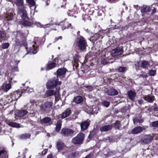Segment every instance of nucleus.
<instances>
[{
  "label": "nucleus",
  "mask_w": 158,
  "mask_h": 158,
  "mask_svg": "<svg viewBox=\"0 0 158 158\" xmlns=\"http://www.w3.org/2000/svg\"><path fill=\"white\" fill-rule=\"evenodd\" d=\"M8 124L10 126L13 127L17 128L20 127V125L19 124L12 121L9 122Z\"/></svg>",
  "instance_id": "nucleus-32"
},
{
  "label": "nucleus",
  "mask_w": 158,
  "mask_h": 158,
  "mask_svg": "<svg viewBox=\"0 0 158 158\" xmlns=\"http://www.w3.org/2000/svg\"><path fill=\"white\" fill-rule=\"evenodd\" d=\"M62 37L61 36H60L58 37H56L55 39V42H56L59 39L61 40L62 39Z\"/></svg>",
  "instance_id": "nucleus-50"
},
{
  "label": "nucleus",
  "mask_w": 158,
  "mask_h": 158,
  "mask_svg": "<svg viewBox=\"0 0 158 158\" xmlns=\"http://www.w3.org/2000/svg\"><path fill=\"white\" fill-rule=\"evenodd\" d=\"M123 5L124 6H125V3H123Z\"/></svg>",
  "instance_id": "nucleus-63"
},
{
  "label": "nucleus",
  "mask_w": 158,
  "mask_h": 158,
  "mask_svg": "<svg viewBox=\"0 0 158 158\" xmlns=\"http://www.w3.org/2000/svg\"><path fill=\"white\" fill-rule=\"evenodd\" d=\"M51 120V118L48 117H46L41 120V123H47L50 122Z\"/></svg>",
  "instance_id": "nucleus-33"
},
{
  "label": "nucleus",
  "mask_w": 158,
  "mask_h": 158,
  "mask_svg": "<svg viewBox=\"0 0 158 158\" xmlns=\"http://www.w3.org/2000/svg\"><path fill=\"white\" fill-rule=\"evenodd\" d=\"M9 46V44L8 43H5L2 44V48L3 49L7 48Z\"/></svg>",
  "instance_id": "nucleus-42"
},
{
  "label": "nucleus",
  "mask_w": 158,
  "mask_h": 158,
  "mask_svg": "<svg viewBox=\"0 0 158 158\" xmlns=\"http://www.w3.org/2000/svg\"><path fill=\"white\" fill-rule=\"evenodd\" d=\"M120 121H116L114 124V127L115 129H119L121 126Z\"/></svg>",
  "instance_id": "nucleus-37"
},
{
  "label": "nucleus",
  "mask_w": 158,
  "mask_h": 158,
  "mask_svg": "<svg viewBox=\"0 0 158 158\" xmlns=\"http://www.w3.org/2000/svg\"><path fill=\"white\" fill-rule=\"evenodd\" d=\"M85 138V135L82 133L78 134L72 140V142L75 144H82Z\"/></svg>",
  "instance_id": "nucleus-5"
},
{
  "label": "nucleus",
  "mask_w": 158,
  "mask_h": 158,
  "mask_svg": "<svg viewBox=\"0 0 158 158\" xmlns=\"http://www.w3.org/2000/svg\"><path fill=\"white\" fill-rule=\"evenodd\" d=\"M68 15L69 16H73V13L72 12V11H71V10H69V11L67 12Z\"/></svg>",
  "instance_id": "nucleus-47"
},
{
  "label": "nucleus",
  "mask_w": 158,
  "mask_h": 158,
  "mask_svg": "<svg viewBox=\"0 0 158 158\" xmlns=\"http://www.w3.org/2000/svg\"><path fill=\"white\" fill-rule=\"evenodd\" d=\"M151 10V8L148 6H146L143 7V8L141 9V11L142 12H149Z\"/></svg>",
  "instance_id": "nucleus-34"
},
{
  "label": "nucleus",
  "mask_w": 158,
  "mask_h": 158,
  "mask_svg": "<svg viewBox=\"0 0 158 158\" xmlns=\"http://www.w3.org/2000/svg\"><path fill=\"white\" fill-rule=\"evenodd\" d=\"M138 5H134V7L135 8H136L137 7H138Z\"/></svg>",
  "instance_id": "nucleus-60"
},
{
  "label": "nucleus",
  "mask_w": 158,
  "mask_h": 158,
  "mask_svg": "<svg viewBox=\"0 0 158 158\" xmlns=\"http://www.w3.org/2000/svg\"><path fill=\"white\" fill-rule=\"evenodd\" d=\"M152 125L153 127H156L158 126V120L153 122L152 123Z\"/></svg>",
  "instance_id": "nucleus-45"
},
{
  "label": "nucleus",
  "mask_w": 158,
  "mask_h": 158,
  "mask_svg": "<svg viewBox=\"0 0 158 158\" xmlns=\"http://www.w3.org/2000/svg\"><path fill=\"white\" fill-rule=\"evenodd\" d=\"M33 91V89L32 88H28L25 91L26 93H31Z\"/></svg>",
  "instance_id": "nucleus-44"
},
{
  "label": "nucleus",
  "mask_w": 158,
  "mask_h": 158,
  "mask_svg": "<svg viewBox=\"0 0 158 158\" xmlns=\"http://www.w3.org/2000/svg\"><path fill=\"white\" fill-rule=\"evenodd\" d=\"M12 78H11L10 79H9V82L10 83V84H12Z\"/></svg>",
  "instance_id": "nucleus-58"
},
{
  "label": "nucleus",
  "mask_w": 158,
  "mask_h": 158,
  "mask_svg": "<svg viewBox=\"0 0 158 158\" xmlns=\"http://www.w3.org/2000/svg\"><path fill=\"white\" fill-rule=\"evenodd\" d=\"M56 90H49L46 91V96L47 97L54 95L55 97V101H57V99L60 96V87H57L56 88Z\"/></svg>",
  "instance_id": "nucleus-3"
},
{
  "label": "nucleus",
  "mask_w": 158,
  "mask_h": 158,
  "mask_svg": "<svg viewBox=\"0 0 158 158\" xmlns=\"http://www.w3.org/2000/svg\"><path fill=\"white\" fill-rule=\"evenodd\" d=\"M109 30H102L99 31L98 33H97L94 34V35L90 38V39L93 41H96L100 37L101 38H103V36H102L103 33H107L109 32Z\"/></svg>",
  "instance_id": "nucleus-7"
},
{
  "label": "nucleus",
  "mask_w": 158,
  "mask_h": 158,
  "mask_svg": "<svg viewBox=\"0 0 158 158\" xmlns=\"http://www.w3.org/2000/svg\"><path fill=\"white\" fill-rule=\"evenodd\" d=\"M30 135L28 134H24L20 136V137L21 139H27L29 138L30 137Z\"/></svg>",
  "instance_id": "nucleus-36"
},
{
  "label": "nucleus",
  "mask_w": 158,
  "mask_h": 158,
  "mask_svg": "<svg viewBox=\"0 0 158 158\" xmlns=\"http://www.w3.org/2000/svg\"><path fill=\"white\" fill-rule=\"evenodd\" d=\"M102 104L104 106L108 107L110 103L108 102L105 101L102 102Z\"/></svg>",
  "instance_id": "nucleus-43"
},
{
  "label": "nucleus",
  "mask_w": 158,
  "mask_h": 158,
  "mask_svg": "<svg viewBox=\"0 0 158 158\" xmlns=\"http://www.w3.org/2000/svg\"><path fill=\"white\" fill-rule=\"evenodd\" d=\"M127 68L126 67H120L118 69V71L120 72H123L127 70Z\"/></svg>",
  "instance_id": "nucleus-39"
},
{
  "label": "nucleus",
  "mask_w": 158,
  "mask_h": 158,
  "mask_svg": "<svg viewBox=\"0 0 158 158\" xmlns=\"http://www.w3.org/2000/svg\"><path fill=\"white\" fill-rule=\"evenodd\" d=\"M157 110V108H154V110L155 111H156L157 110Z\"/></svg>",
  "instance_id": "nucleus-62"
},
{
  "label": "nucleus",
  "mask_w": 158,
  "mask_h": 158,
  "mask_svg": "<svg viewBox=\"0 0 158 158\" xmlns=\"http://www.w3.org/2000/svg\"><path fill=\"white\" fill-rule=\"evenodd\" d=\"M143 130V127H137L132 130L131 133L134 134H138L142 132Z\"/></svg>",
  "instance_id": "nucleus-16"
},
{
  "label": "nucleus",
  "mask_w": 158,
  "mask_h": 158,
  "mask_svg": "<svg viewBox=\"0 0 158 158\" xmlns=\"http://www.w3.org/2000/svg\"><path fill=\"white\" fill-rule=\"evenodd\" d=\"M53 102L52 101H46L43 102L40 106V110L42 111L48 110L52 108Z\"/></svg>",
  "instance_id": "nucleus-6"
},
{
  "label": "nucleus",
  "mask_w": 158,
  "mask_h": 158,
  "mask_svg": "<svg viewBox=\"0 0 158 158\" xmlns=\"http://www.w3.org/2000/svg\"><path fill=\"white\" fill-rule=\"evenodd\" d=\"M102 64H107V62L105 60L103 59V60H102Z\"/></svg>",
  "instance_id": "nucleus-54"
},
{
  "label": "nucleus",
  "mask_w": 158,
  "mask_h": 158,
  "mask_svg": "<svg viewBox=\"0 0 158 158\" xmlns=\"http://www.w3.org/2000/svg\"><path fill=\"white\" fill-rule=\"evenodd\" d=\"M93 154H89L86 156L85 158H91L93 156Z\"/></svg>",
  "instance_id": "nucleus-52"
},
{
  "label": "nucleus",
  "mask_w": 158,
  "mask_h": 158,
  "mask_svg": "<svg viewBox=\"0 0 158 158\" xmlns=\"http://www.w3.org/2000/svg\"><path fill=\"white\" fill-rule=\"evenodd\" d=\"M11 88V86L10 84H5L3 85L2 89L5 92H7Z\"/></svg>",
  "instance_id": "nucleus-28"
},
{
  "label": "nucleus",
  "mask_w": 158,
  "mask_h": 158,
  "mask_svg": "<svg viewBox=\"0 0 158 158\" xmlns=\"http://www.w3.org/2000/svg\"><path fill=\"white\" fill-rule=\"evenodd\" d=\"M82 97L81 96H77L74 98L73 101L77 104H79L81 102L83 101Z\"/></svg>",
  "instance_id": "nucleus-26"
},
{
  "label": "nucleus",
  "mask_w": 158,
  "mask_h": 158,
  "mask_svg": "<svg viewBox=\"0 0 158 158\" xmlns=\"http://www.w3.org/2000/svg\"><path fill=\"white\" fill-rule=\"evenodd\" d=\"M48 151V149H44L42 152V153L43 154L45 155L47 152Z\"/></svg>",
  "instance_id": "nucleus-51"
},
{
  "label": "nucleus",
  "mask_w": 158,
  "mask_h": 158,
  "mask_svg": "<svg viewBox=\"0 0 158 158\" xmlns=\"http://www.w3.org/2000/svg\"><path fill=\"white\" fill-rule=\"evenodd\" d=\"M61 84V81H58V76H56L48 80L46 86L48 89H52L60 87Z\"/></svg>",
  "instance_id": "nucleus-2"
},
{
  "label": "nucleus",
  "mask_w": 158,
  "mask_h": 158,
  "mask_svg": "<svg viewBox=\"0 0 158 158\" xmlns=\"http://www.w3.org/2000/svg\"><path fill=\"white\" fill-rule=\"evenodd\" d=\"M47 158H52V155L51 154H50L48 155Z\"/></svg>",
  "instance_id": "nucleus-56"
},
{
  "label": "nucleus",
  "mask_w": 158,
  "mask_h": 158,
  "mask_svg": "<svg viewBox=\"0 0 158 158\" xmlns=\"http://www.w3.org/2000/svg\"><path fill=\"white\" fill-rule=\"evenodd\" d=\"M20 23L24 26H29L31 25V23L28 21L22 20L20 21Z\"/></svg>",
  "instance_id": "nucleus-29"
},
{
  "label": "nucleus",
  "mask_w": 158,
  "mask_h": 158,
  "mask_svg": "<svg viewBox=\"0 0 158 158\" xmlns=\"http://www.w3.org/2000/svg\"><path fill=\"white\" fill-rule=\"evenodd\" d=\"M2 156L3 158H8V152L4 147H0V156Z\"/></svg>",
  "instance_id": "nucleus-13"
},
{
  "label": "nucleus",
  "mask_w": 158,
  "mask_h": 158,
  "mask_svg": "<svg viewBox=\"0 0 158 158\" xmlns=\"http://www.w3.org/2000/svg\"><path fill=\"white\" fill-rule=\"evenodd\" d=\"M27 113V111L26 110H17L15 111V116L20 117L24 116Z\"/></svg>",
  "instance_id": "nucleus-10"
},
{
  "label": "nucleus",
  "mask_w": 158,
  "mask_h": 158,
  "mask_svg": "<svg viewBox=\"0 0 158 158\" xmlns=\"http://www.w3.org/2000/svg\"><path fill=\"white\" fill-rule=\"evenodd\" d=\"M141 66L143 68H146L149 65V63L145 60L142 61L141 62Z\"/></svg>",
  "instance_id": "nucleus-31"
},
{
  "label": "nucleus",
  "mask_w": 158,
  "mask_h": 158,
  "mask_svg": "<svg viewBox=\"0 0 158 158\" xmlns=\"http://www.w3.org/2000/svg\"><path fill=\"white\" fill-rule=\"evenodd\" d=\"M119 0H107V1L110 2H115Z\"/></svg>",
  "instance_id": "nucleus-55"
},
{
  "label": "nucleus",
  "mask_w": 158,
  "mask_h": 158,
  "mask_svg": "<svg viewBox=\"0 0 158 158\" xmlns=\"http://www.w3.org/2000/svg\"><path fill=\"white\" fill-rule=\"evenodd\" d=\"M78 46L81 50L84 51L87 46V43L85 39L82 36H80L77 39Z\"/></svg>",
  "instance_id": "nucleus-4"
},
{
  "label": "nucleus",
  "mask_w": 158,
  "mask_h": 158,
  "mask_svg": "<svg viewBox=\"0 0 158 158\" xmlns=\"http://www.w3.org/2000/svg\"><path fill=\"white\" fill-rule=\"evenodd\" d=\"M90 124V121L87 119L85 121L82 122L81 124V127L82 131L86 130Z\"/></svg>",
  "instance_id": "nucleus-11"
},
{
  "label": "nucleus",
  "mask_w": 158,
  "mask_h": 158,
  "mask_svg": "<svg viewBox=\"0 0 158 158\" xmlns=\"http://www.w3.org/2000/svg\"><path fill=\"white\" fill-rule=\"evenodd\" d=\"M15 14L12 9H10L8 12L6 16V18L7 20H11L14 15Z\"/></svg>",
  "instance_id": "nucleus-14"
},
{
  "label": "nucleus",
  "mask_w": 158,
  "mask_h": 158,
  "mask_svg": "<svg viewBox=\"0 0 158 158\" xmlns=\"http://www.w3.org/2000/svg\"><path fill=\"white\" fill-rule=\"evenodd\" d=\"M83 16H84V17H83L82 18V19L83 20L85 21L86 19H89V18H90V17H88L87 15H83Z\"/></svg>",
  "instance_id": "nucleus-48"
},
{
  "label": "nucleus",
  "mask_w": 158,
  "mask_h": 158,
  "mask_svg": "<svg viewBox=\"0 0 158 158\" xmlns=\"http://www.w3.org/2000/svg\"><path fill=\"white\" fill-rule=\"evenodd\" d=\"M15 3L16 6L19 7V13L23 19H25L27 17V13L25 7L23 4V0H15Z\"/></svg>",
  "instance_id": "nucleus-1"
},
{
  "label": "nucleus",
  "mask_w": 158,
  "mask_h": 158,
  "mask_svg": "<svg viewBox=\"0 0 158 158\" xmlns=\"http://www.w3.org/2000/svg\"><path fill=\"white\" fill-rule=\"evenodd\" d=\"M62 121L61 120H59L57 121L56 128V131L59 132L61 128Z\"/></svg>",
  "instance_id": "nucleus-30"
},
{
  "label": "nucleus",
  "mask_w": 158,
  "mask_h": 158,
  "mask_svg": "<svg viewBox=\"0 0 158 158\" xmlns=\"http://www.w3.org/2000/svg\"><path fill=\"white\" fill-rule=\"evenodd\" d=\"M56 64L54 62H49L47 65L46 70H48L55 67Z\"/></svg>",
  "instance_id": "nucleus-23"
},
{
  "label": "nucleus",
  "mask_w": 158,
  "mask_h": 158,
  "mask_svg": "<svg viewBox=\"0 0 158 158\" xmlns=\"http://www.w3.org/2000/svg\"><path fill=\"white\" fill-rule=\"evenodd\" d=\"M127 94L129 98L132 101L134 100L136 95L135 93L131 90L128 92Z\"/></svg>",
  "instance_id": "nucleus-20"
},
{
  "label": "nucleus",
  "mask_w": 158,
  "mask_h": 158,
  "mask_svg": "<svg viewBox=\"0 0 158 158\" xmlns=\"http://www.w3.org/2000/svg\"><path fill=\"white\" fill-rule=\"evenodd\" d=\"M64 144L60 140L58 141L57 142L56 147L58 150L62 149L64 148Z\"/></svg>",
  "instance_id": "nucleus-25"
},
{
  "label": "nucleus",
  "mask_w": 158,
  "mask_h": 158,
  "mask_svg": "<svg viewBox=\"0 0 158 158\" xmlns=\"http://www.w3.org/2000/svg\"><path fill=\"white\" fill-rule=\"evenodd\" d=\"M87 90L89 91H92L93 89V87L91 86H86L85 87Z\"/></svg>",
  "instance_id": "nucleus-46"
},
{
  "label": "nucleus",
  "mask_w": 158,
  "mask_h": 158,
  "mask_svg": "<svg viewBox=\"0 0 158 158\" xmlns=\"http://www.w3.org/2000/svg\"><path fill=\"white\" fill-rule=\"evenodd\" d=\"M153 139V137L151 135H146L144 137L143 142L145 143H151Z\"/></svg>",
  "instance_id": "nucleus-17"
},
{
  "label": "nucleus",
  "mask_w": 158,
  "mask_h": 158,
  "mask_svg": "<svg viewBox=\"0 0 158 158\" xmlns=\"http://www.w3.org/2000/svg\"><path fill=\"white\" fill-rule=\"evenodd\" d=\"M112 126L111 125H108L101 127L100 128V131L101 132L109 131L112 129Z\"/></svg>",
  "instance_id": "nucleus-15"
},
{
  "label": "nucleus",
  "mask_w": 158,
  "mask_h": 158,
  "mask_svg": "<svg viewBox=\"0 0 158 158\" xmlns=\"http://www.w3.org/2000/svg\"><path fill=\"white\" fill-rule=\"evenodd\" d=\"M73 133V131L69 128H63L61 131V134L64 136H70Z\"/></svg>",
  "instance_id": "nucleus-9"
},
{
  "label": "nucleus",
  "mask_w": 158,
  "mask_h": 158,
  "mask_svg": "<svg viewBox=\"0 0 158 158\" xmlns=\"http://www.w3.org/2000/svg\"><path fill=\"white\" fill-rule=\"evenodd\" d=\"M144 99L147 101L152 103V102L155 100V97L154 96L148 94L145 96L144 97Z\"/></svg>",
  "instance_id": "nucleus-18"
},
{
  "label": "nucleus",
  "mask_w": 158,
  "mask_h": 158,
  "mask_svg": "<svg viewBox=\"0 0 158 158\" xmlns=\"http://www.w3.org/2000/svg\"><path fill=\"white\" fill-rule=\"evenodd\" d=\"M71 26V24L70 23H69L68 22H66V23H64V26H63L61 29L62 30H64L66 28H68Z\"/></svg>",
  "instance_id": "nucleus-35"
},
{
  "label": "nucleus",
  "mask_w": 158,
  "mask_h": 158,
  "mask_svg": "<svg viewBox=\"0 0 158 158\" xmlns=\"http://www.w3.org/2000/svg\"><path fill=\"white\" fill-rule=\"evenodd\" d=\"M22 92L19 90H17L15 91L14 93L11 94L13 99L15 101H16L21 96L22 94Z\"/></svg>",
  "instance_id": "nucleus-12"
},
{
  "label": "nucleus",
  "mask_w": 158,
  "mask_h": 158,
  "mask_svg": "<svg viewBox=\"0 0 158 158\" xmlns=\"http://www.w3.org/2000/svg\"><path fill=\"white\" fill-rule=\"evenodd\" d=\"M93 2L95 3H97L98 2V0H93Z\"/></svg>",
  "instance_id": "nucleus-59"
},
{
  "label": "nucleus",
  "mask_w": 158,
  "mask_h": 158,
  "mask_svg": "<svg viewBox=\"0 0 158 158\" xmlns=\"http://www.w3.org/2000/svg\"><path fill=\"white\" fill-rule=\"evenodd\" d=\"M26 1L31 6H34L35 5V2L34 0H26Z\"/></svg>",
  "instance_id": "nucleus-41"
},
{
  "label": "nucleus",
  "mask_w": 158,
  "mask_h": 158,
  "mask_svg": "<svg viewBox=\"0 0 158 158\" xmlns=\"http://www.w3.org/2000/svg\"><path fill=\"white\" fill-rule=\"evenodd\" d=\"M36 8V6H35V7H34V9L35 10Z\"/></svg>",
  "instance_id": "nucleus-64"
},
{
  "label": "nucleus",
  "mask_w": 158,
  "mask_h": 158,
  "mask_svg": "<svg viewBox=\"0 0 158 158\" xmlns=\"http://www.w3.org/2000/svg\"><path fill=\"white\" fill-rule=\"evenodd\" d=\"M30 52H32L33 54H35L37 53V51L35 49V46L33 45L32 47H31L30 50Z\"/></svg>",
  "instance_id": "nucleus-38"
},
{
  "label": "nucleus",
  "mask_w": 158,
  "mask_h": 158,
  "mask_svg": "<svg viewBox=\"0 0 158 158\" xmlns=\"http://www.w3.org/2000/svg\"><path fill=\"white\" fill-rule=\"evenodd\" d=\"M123 52L122 46L118 47L112 50L111 55L113 56H116L122 55Z\"/></svg>",
  "instance_id": "nucleus-8"
},
{
  "label": "nucleus",
  "mask_w": 158,
  "mask_h": 158,
  "mask_svg": "<svg viewBox=\"0 0 158 158\" xmlns=\"http://www.w3.org/2000/svg\"><path fill=\"white\" fill-rule=\"evenodd\" d=\"M5 36V34L3 32L0 31V37L3 38Z\"/></svg>",
  "instance_id": "nucleus-49"
},
{
  "label": "nucleus",
  "mask_w": 158,
  "mask_h": 158,
  "mask_svg": "<svg viewBox=\"0 0 158 158\" xmlns=\"http://www.w3.org/2000/svg\"><path fill=\"white\" fill-rule=\"evenodd\" d=\"M71 112V110L69 109H67L64 112H63L61 116L62 118H64L69 115Z\"/></svg>",
  "instance_id": "nucleus-21"
},
{
  "label": "nucleus",
  "mask_w": 158,
  "mask_h": 158,
  "mask_svg": "<svg viewBox=\"0 0 158 158\" xmlns=\"http://www.w3.org/2000/svg\"><path fill=\"white\" fill-rule=\"evenodd\" d=\"M46 4L48 6V4H49V3L48 2V1L47 2H46Z\"/></svg>",
  "instance_id": "nucleus-61"
},
{
  "label": "nucleus",
  "mask_w": 158,
  "mask_h": 158,
  "mask_svg": "<svg viewBox=\"0 0 158 158\" xmlns=\"http://www.w3.org/2000/svg\"><path fill=\"white\" fill-rule=\"evenodd\" d=\"M107 94L109 95L114 96L117 95L118 94V92L114 89H112L108 90Z\"/></svg>",
  "instance_id": "nucleus-24"
},
{
  "label": "nucleus",
  "mask_w": 158,
  "mask_h": 158,
  "mask_svg": "<svg viewBox=\"0 0 158 158\" xmlns=\"http://www.w3.org/2000/svg\"><path fill=\"white\" fill-rule=\"evenodd\" d=\"M141 116L139 115H137L135 116V118L133 119V121L135 124H137L138 123H142L143 120L141 118Z\"/></svg>",
  "instance_id": "nucleus-19"
},
{
  "label": "nucleus",
  "mask_w": 158,
  "mask_h": 158,
  "mask_svg": "<svg viewBox=\"0 0 158 158\" xmlns=\"http://www.w3.org/2000/svg\"><path fill=\"white\" fill-rule=\"evenodd\" d=\"M50 25L49 24H47L45 25H43L42 26V27L44 28H45L47 27H49Z\"/></svg>",
  "instance_id": "nucleus-53"
},
{
  "label": "nucleus",
  "mask_w": 158,
  "mask_h": 158,
  "mask_svg": "<svg viewBox=\"0 0 158 158\" xmlns=\"http://www.w3.org/2000/svg\"><path fill=\"white\" fill-rule=\"evenodd\" d=\"M66 70L64 68H61L59 69L57 71V76H64L65 75Z\"/></svg>",
  "instance_id": "nucleus-22"
},
{
  "label": "nucleus",
  "mask_w": 158,
  "mask_h": 158,
  "mask_svg": "<svg viewBox=\"0 0 158 158\" xmlns=\"http://www.w3.org/2000/svg\"><path fill=\"white\" fill-rule=\"evenodd\" d=\"M63 22H60L58 24H56V25H61L62 23H63Z\"/></svg>",
  "instance_id": "nucleus-57"
},
{
  "label": "nucleus",
  "mask_w": 158,
  "mask_h": 158,
  "mask_svg": "<svg viewBox=\"0 0 158 158\" xmlns=\"http://www.w3.org/2000/svg\"><path fill=\"white\" fill-rule=\"evenodd\" d=\"M12 97L11 94L9 96H6V98H5V100L6 102V103H10L12 102L13 101H15L13 98H12Z\"/></svg>",
  "instance_id": "nucleus-27"
},
{
  "label": "nucleus",
  "mask_w": 158,
  "mask_h": 158,
  "mask_svg": "<svg viewBox=\"0 0 158 158\" xmlns=\"http://www.w3.org/2000/svg\"><path fill=\"white\" fill-rule=\"evenodd\" d=\"M156 74V71L154 70H150L149 71L148 74L151 76H154Z\"/></svg>",
  "instance_id": "nucleus-40"
}]
</instances>
